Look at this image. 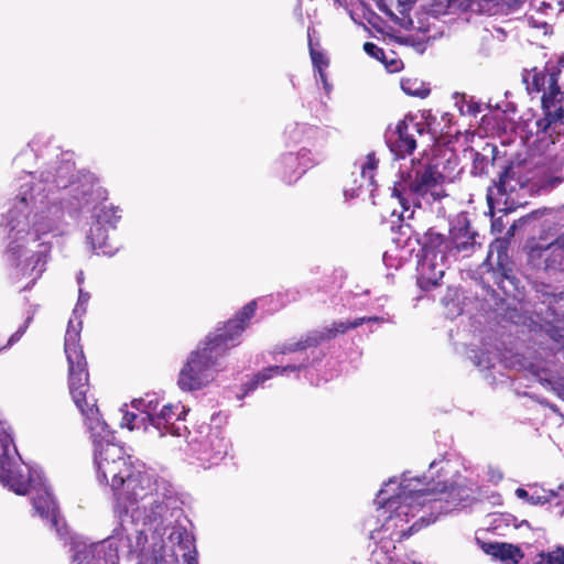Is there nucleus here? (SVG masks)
<instances>
[{
	"mask_svg": "<svg viewBox=\"0 0 564 564\" xmlns=\"http://www.w3.org/2000/svg\"><path fill=\"white\" fill-rule=\"evenodd\" d=\"M74 163L68 160L52 171H44L36 178L26 173L20 178L19 192L12 206L3 217L2 226L8 230L7 261L11 278L19 281L29 278L30 288L45 270L51 246L45 237L58 229L63 218V206L79 209L87 205L93 193V176L70 181Z\"/></svg>",
	"mask_w": 564,
	"mask_h": 564,
	"instance_id": "f257e3e1",
	"label": "nucleus"
},
{
	"mask_svg": "<svg viewBox=\"0 0 564 564\" xmlns=\"http://www.w3.org/2000/svg\"><path fill=\"white\" fill-rule=\"evenodd\" d=\"M77 408L94 443L97 480L109 486L116 497V535L134 532V528L182 521L184 501L176 488L111 442L112 433L101 419L94 395Z\"/></svg>",
	"mask_w": 564,
	"mask_h": 564,
	"instance_id": "f03ea898",
	"label": "nucleus"
},
{
	"mask_svg": "<svg viewBox=\"0 0 564 564\" xmlns=\"http://www.w3.org/2000/svg\"><path fill=\"white\" fill-rule=\"evenodd\" d=\"M433 470L441 478L453 473L454 466L448 460H434L429 470L431 481L426 480L427 476L410 478L404 473L400 479L390 478L378 492L375 502L379 506L378 520L381 523L370 532L373 544L371 560L375 563L419 564L410 555L397 554V543L470 498L475 482L458 473L452 476L449 484L445 478L435 482Z\"/></svg>",
	"mask_w": 564,
	"mask_h": 564,
	"instance_id": "7ed1b4c3",
	"label": "nucleus"
},
{
	"mask_svg": "<svg viewBox=\"0 0 564 564\" xmlns=\"http://www.w3.org/2000/svg\"><path fill=\"white\" fill-rule=\"evenodd\" d=\"M564 67V55L551 58L544 68L525 73L523 82L530 93L543 91L542 108L544 116L534 122L535 137L532 145L542 158L534 161L511 163L499 175V180L489 187L487 200L490 209L509 213L519 202L518 191L525 187L549 188L558 183L550 176L549 162L553 158L556 143L564 138V93L557 85V77Z\"/></svg>",
	"mask_w": 564,
	"mask_h": 564,
	"instance_id": "20e7f679",
	"label": "nucleus"
},
{
	"mask_svg": "<svg viewBox=\"0 0 564 564\" xmlns=\"http://www.w3.org/2000/svg\"><path fill=\"white\" fill-rule=\"evenodd\" d=\"M9 430L10 426L0 420V484L20 496L33 491L32 502L35 512L46 520L58 535H63L57 505L42 471L21 459Z\"/></svg>",
	"mask_w": 564,
	"mask_h": 564,
	"instance_id": "39448f33",
	"label": "nucleus"
},
{
	"mask_svg": "<svg viewBox=\"0 0 564 564\" xmlns=\"http://www.w3.org/2000/svg\"><path fill=\"white\" fill-rule=\"evenodd\" d=\"M188 524L185 516L182 521L135 528L134 532L127 533L130 553L137 555L138 564H198Z\"/></svg>",
	"mask_w": 564,
	"mask_h": 564,
	"instance_id": "423d86ee",
	"label": "nucleus"
},
{
	"mask_svg": "<svg viewBox=\"0 0 564 564\" xmlns=\"http://www.w3.org/2000/svg\"><path fill=\"white\" fill-rule=\"evenodd\" d=\"M256 305L254 301L245 305L236 318L228 321L224 329H218L216 334L209 335L196 350L188 355L177 379V386L182 391H198L215 380L218 359L238 344L247 322L256 312Z\"/></svg>",
	"mask_w": 564,
	"mask_h": 564,
	"instance_id": "0eeeda50",
	"label": "nucleus"
},
{
	"mask_svg": "<svg viewBox=\"0 0 564 564\" xmlns=\"http://www.w3.org/2000/svg\"><path fill=\"white\" fill-rule=\"evenodd\" d=\"M455 175L440 171L438 164L431 165L422 160H411L400 166L392 187V198L402 207L399 217L403 220L414 215L415 208L429 209L434 203H440L447 194L444 189L446 182Z\"/></svg>",
	"mask_w": 564,
	"mask_h": 564,
	"instance_id": "6e6552de",
	"label": "nucleus"
},
{
	"mask_svg": "<svg viewBox=\"0 0 564 564\" xmlns=\"http://www.w3.org/2000/svg\"><path fill=\"white\" fill-rule=\"evenodd\" d=\"M476 243V232L469 229L466 219L458 220L447 239L433 229L422 239V256L417 264V284L423 290L436 286L448 267V258L457 252H468Z\"/></svg>",
	"mask_w": 564,
	"mask_h": 564,
	"instance_id": "1a4fd4ad",
	"label": "nucleus"
},
{
	"mask_svg": "<svg viewBox=\"0 0 564 564\" xmlns=\"http://www.w3.org/2000/svg\"><path fill=\"white\" fill-rule=\"evenodd\" d=\"M90 294L79 289L78 301L73 310V315L68 321L64 351L68 362V387L69 393L76 404L82 406V402L89 400V375L87 361L80 345V332L83 328L82 317L87 311Z\"/></svg>",
	"mask_w": 564,
	"mask_h": 564,
	"instance_id": "9d476101",
	"label": "nucleus"
},
{
	"mask_svg": "<svg viewBox=\"0 0 564 564\" xmlns=\"http://www.w3.org/2000/svg\"><path fill=\"white\" fill-rule=\"evenodd\" d=\"M134 412H127L121 421L122 426L129 430L143 427L149 431L150 427L158 432L159 436L166 434L181 436L186 427L182 424L185 417L186 409L180 404L164 403L154 393H147L140 399L132 401Z\"/></svg>",
	"mask_w": 564,
	"mask_h": 564,
	"instance_id": "9b49d317",
	"label": "nucleus"
},
{
	"mask_svg": "<svg viewBox=\"0 0 564 564\" xmlns=\"http://www.w3.org/2000/svg\"><path fill=\"white\" fill-rule=\"evenodd\" d=\"M94 218L95 224L87 235V243L97 254H115V250L108 246L105 226L116 227L121 218L120 210L113 206L101 205L95 208Z\"/></svg>",
	"mask_w": 564,
	"mask_h": 564,
	"instance_id": "f8f14e48",
	"label": "nucleus"
},
{
	"mask_svg": "<svg viewBox=\"0 0 564 564\" xmlns=\"http://www.w3.org/2000/svg\"><path fill=\"white\" fill-rule=\"evenodd\" d=\"M415 133H421L419 123L411 120H400L386 131V143L397 159H403L416 148Z\"/></svg>",
	"mask_w": 564,
	"mask_h": 564,
	"instance_id": "ddd939ff",
	"label": "nucleus"
},
{
	"mask_svg": "<svg viewBox=\"0 0 564 564\" xmlns=\"http://www.w3.org/2000/svg\"><path fill=\"white\" fill-rule=\"evenodd\" d=\"M189 444L197 459L204 465L208 464V466L219 464L227 456L230 448V442L219 430H212L202 440H192Z\"/></svg>",
	"mask_w": 564,
	"mask_h": 564,
	"instance_id": "4468645a",
	"label": "nucleus"
},
{
	"mask_svg": "<svg viewBox=\"0 0 564 564\" xmlns=\"http://www.w3.org/2000/svg\"><path fill=\"white\" fill-rule=\"evenodd\" d=\"M378 317H361L356 318L350 323L335 322L330 327H325L323 330H315L306 335L304 339L285 344L279 354L285 355L289 352H295L306 349L307 347L315 346L323 340L332 339L338 334H344L349 328H356L366 322H378Z\"/></svg>",
	"mask_w": 564,
	"mask_h": 564,
	"instance_id": "2eb2a0df",
	"label": "nucleus"
},
{
	"mask_svg": "<svg viewBox=\"0 0 564 564\" xmlns=\"http://www.w3.org/2000/svg\"><path fill=\"white\" fill-rule=\"evenodd\" d=\"M324 159V152L319 149L313 151L303 147L297 153H286L281 159L283 178L292 183L301 177L308 169L318 164Z\"/></svg>",
	"mask_w": 564,
	"mask_h": 564,
	"instance_id": "dca6fc26",
	"label": "nucleus"
},
{
	"mask_svg": "<svg viewBox=\"0 0 564 564\" xmlns=\"http://www.w3.org/2000/svg\"><path fill=\"white\" fill-rule=\"evenodd\" d=\"M529 257L532 261L543 259L545 270L564 271V231L552 242L531 247Z\"/></svg>",
	"mask_w": 564,
	"mask_h": 564,
	"instance_id": "f3484780",
	"label": "nucleus"
},
{
	"mask_svg": "<svg viewBox=\"0 0 564 564\" xmlns=\"http://www.w3.org/2000/svg\"><path fill=\"white\" fill-rule=\"evenodd\" d=\"M285 138L292 143L306 142L315 149L323 151V131L306 123H292L284 130Z\"/></svg>",
	"mask_w": 564,
	"mask_h": 564,
	"instance_id": "a211bd4d",
	"label": "nucleus"
},
{
	"mask_svg": "<svg viewBox=\"0 0 564 564\" xmlns=\"http://www.w3.org/2000/svg\"><path fill=\"white\" fill-rule=\"evenodd\" d=\"M127 540V534L123 533L121 536L113 534L106 541L95 543L94 557L91 564H118L119 555L118 547L115 545L113 540Z\"/></svg>",
	"mask_w": 564,
	"mask_h": 564,
	"instance_id": "6ab92c4d",
	"label": "nucleus"
},
{
	"mask_svg": "<svg viewBox=\"0 0 564 564\" xmlns=\"http://www.w3.org/2000/svg\"><path fill=\"white\" fill-rule=\"evenodd\" d=\"M484 550L503 564H518L524 557L522 550L510 543H489Z\"/></svg>",
	"mask_w": 564,
	"mask_h": 564,
	"instance_id": "aec40b11",
	"label": "nucleus"
},
{
	"mask_svg": "<svg viewBox=\"0 0 564 564\" xmlns=\"http://www.w3.org/2000/svg\"><path fill=\"white\" fill-rule=\"evenodd\" d=\"M307 364V357L301 359L299 364H286L285 366H271L254 376L249 383L248 391L253 390L258 384L263 383L265 380L274 376H284L289 372H295L304 368Z\"/></svg>",
	"mask_w": 564,
	"mask_h": 564,
	"instance_id": "412c9836",
	"label": "nucleus"
},
{
	"mask_svg": "<svg viewBox=\"0 0 564 564\" xmlns=\"http://www.w3.org/2000/svg\"><path fill=\"white\" fill-rule=\"evenodd\" d=\"M95 543H88L82 538L72 539L70 564H91Z\"/></svg>",
	"mask_w": 564,
	"mask_h": 564,
	"instance_id": "4be33fe9",
	"label": "nucleus"
},
{
	"mask_svg": "<svg viewBox=\"0 0 564 564\" xmlns=\"http://www.w3.org/2000/svg\"><path fill=\"white\" fill-rule=\"evenodd\" d=\"M516 496L520 499L527 500L530 505L538 506L549 502L552 498L556 497V492L553 490H545L543 488H535L531 492L523 488L516 490Z\"/></svg>",
	"mask_w": 564,
	"mask_h": 564,
	"instance_id": "5701e85b",
	"label": "nucleus"
},
{
	"mask_svg": "<svg viewBox=\"0 0 564 564\" xmlns=\"http://www.w3.org/2000/svg\"><path fill=\"white\" fill-rule=\"evenodd\" d=\"M378 163L379 161L373 153H369L362 160L356 163V166L359 169L362 178V183L359 185L360 187L364 186V183H367L368 186L373 184L375 171L378 167Z\"/></svg>",
	"mask_w": 564,
	"mask_h": 564,
	"instance_id": "b1692460",
	"label": "nucleus"
},
{
	"mask_svg": "<svg viewBox=\"0 0 564 564\" xmlns=\"http://www.w3.org/2000/svg\"><path fill=\"white\" fill-rule=\"evenodd\" d=\"M453 99L460 115L477 116L481 112L482 106L465 94L455 93Z\"/></svg>",
	"mask_w": 564,
	"mask_h": 564,
	"instance_id": "393cba45",
	"label": "nucleus"
},
{
	"mask_svg": "<svg viewBox=\"0 0 564 564\" xmlns=\"http://www.w3.org/2000/svg\"><path fill=\"white\" fill-rule=\"evenodd\" d=\"M402 90L413 97L425 98L430 94L429 86L417 78H404L401 80Z\"/></svg>",
	"mask_w": 564,
	"mask_h": 564,
	"instance_id": "a878e982",
	"label": "nucleus"
},
{
	"mask_svg": "<svg viewBox=\"0 0 564 564\" xmlns=\"http://www.w3.org/2000/svg\"><path fill=\"white\" fill-rule=\"evenodd\" d=\"M533 564H564V545H558L550 551H542L536 555Z\"/></svg>",
	"mask_w": 564,
	"mask_h": 564,
	"instance_id": "bb28decb",
	"label": "nucleus"
},
{
	"mask_svg": "<svg viewBox=\"0 0 564 564\" xmlns=\"http://www.w3.org/2000/svg\"><path fill=\"white\" fill-rule=\"evenodd\" d=\"M527 0H496V12L511 13L519 10Z\"/></svg>",
	"mask_w": 564,
	"mask_h": 564,
	"instance_id": "cd10ccee",
	"label": "nucleus"
},
{
	"mask_svg": "<svg viewBox=\"0 0 564 564\" xmlns=\"http://www.w3.org/2000/svg\"><path fill=\"white\" fill-rule=\"evenodd\" d=\"M310 54L315 70L325 69L328 66V58L324 53L314 50L312 42H310Z\"/></svg>",
	"mask_w": 564,
	"mask_h": 564,
	"instance_id": "c85d7f7f",
	"label": "nucleus"
},
{
	"mask_svg": "<svg viewBox=\"0 0 564 564\" xmlns=\"http://www.w3.org/2000/svg\"><path fill=\"white\" fill-rule=\"evenodd\" d=\"M31 321H32V316H29V317L25 319L24 324H23L22 326H20V327H19V329L10 336V338L8 339L7 345H6V346H3V347H2V348H0V349H1V350H3V349H8V348H10L11 346H13L15 343H18V341L21 339V337L23 336V334L25 333V330H26V328L29 327V325H30Z\"/></svg>",
	"mask_w": 564,
	"mask_h": 564,
	"instance_id": "c756f323",
	"label": "nucleus"
},
{
	"mask_svg": "<svg viewBox=\"0 0 564 564\" xmlns=\"http://www.w3.org/2000/svg\"><path fill=\"white\" fill-rule=\"evenodd\" d=\"M364 50L365 52L372 56L373 58L376 59H383L384 58V52L381 47H379L378 45H376L375 43H371V42H366L364 44Z\"/></svg>",
	"mask_w": 564,
	"mask_h": 564,
	"instance_id": "7c9ffc66",
	"label": "nucleus"
},
{
	"mask_svg": "<svg viewBox=\"0 0 564 564\" xmlns=\"http://www.w3.org/2000/svg\"><path fill=\"white\" fill-rule=\"evenodd\" d=\"M485 165H487L486 159L484 156L481 159H479V154L477 153L476 158L474 160L473 173L474 174H482Z\"/></svg>",
	"mask_w": 564,
	"mask_h": 564,
	"instance_id": "2f4dec72",
	"label": "nucleus"
},
{
	"mask_svg": "<svg viewBox=\"0 0 564 564\" xmlns=\"http://www.w3.org/2000/svg\"><path fill=\"white\" fill-rule=\"evenodd\" d=\"M384 64H386V67L387 69L390 72V73H394V72H398L400 70L401 66H402V62L400 59H391L390 62H387L386 61V57L383 59H381Z\"/></svg>",
	"mask_w": 564,
	"mask_h": 564,
	"instance_id": "473e14b6",
	"label": "nucleus"
},
{
	"mask_svg": "<svg viewBox=\"0 0 564 564\" xmlns=\"http://www.w3.org/2000/svg\"><path fill=\"white\" fill-rule=\"evenodd\" d=\"M502 479V474L500 470L494 467H488V480L492 482H498Z\"/></svg>",
	"mask_w": 564,
	"mask_h": 564,
	"instance_id": "72a5a7b5",
	"label": "nucleus"
},
{
	"mask_svg": "<svg viewBox=\"0 0 564 564\" xmlns=\"http://www.w3.org/2000/svg\"><path fill=\"white\" fill-rule=\"evenodd\" d=\"M324 70L325 69H319V70H316V73L318 74L319 80L322 82L324 89L328 94L330 91V85L327 82L326 74Z\"/></svg>",
	"mask_w": 564,
	"mask_h": 564,
	"instance_id": "f704fd0d",
	"label": "nucleus"
},
{
	"mask_svg": "<svg viewBox=\"0 0 564 564\" xmlns=\"http://www.w3.org/2000/svg\"><path fill=\"white\" fill-rule=\"evenodd\" d=\"M554 391L556 392L557 397L564 401V384L556 386Z\"/></svg>",
	"mask_w": 564,
	"mask_h": 564,
	"instance_id": "c9c22d12",
	"label": "nucleus"
},
{
	"mask_svg": "<svg viewBox=\"0 0 564 564\" xmlns=\"http://www.w3.org/2000/svg\"><path fill=\"white\" fill-rule=\"evenodd\" d=\"M447 163H448L449 165H452V164H453V165H454V167H456V166H457V160H456V158H455L454 155H452L449 159H447Z\"/></svg>",
	"mask_w": 564,
	"mask_h": 564,
	"instance_id": "e433bc0d",
	"label": "nucleus"
},
{
	"mask_svg": "<svg viewBox=\"0 0 564 564\" xmlns=\"http://www.w3.org/2000/svg\"><path fill=\"white\" fill-rule=\"evenodd\" d=\"M556 507L560 509L558 513L562 516L564 513V502H557Z\"/></svg>",
	"mask_w": 564,
	"mask_h": 564,
	"instance_id": "4c0bfd02",
	"label": "nucleus"
},
{
	"mask_svg": "<svg viewBox=\"0 0 564 564\" xmlns=\"http://www.w3.org/2000/svg\"><path fill=\"white\" fill-rule=\"evenodd\" d=\"M83 279H84V278H83V273L80 272V273H79V275H78V278H77V281H78V283H79V284L83 282Z\"/></svg>",
	"mask_w": 564,
	"mask_h": 564,
	"instance_id": "58836bf2",
	"label": "nucleus"
},
{
	"mask_svg": "<svg viewBox=\"0 0 564 564\" xmlns=\"http://www.w3.org/2000/svg\"><path fill=\"white\" fill-rule=\"evenodd\" d=\"M547 405L552 409V411L557 412V408L555 405H550V404H547Z\"/></svg>",
	"mask_w": 564,
	"mask_h": 564,
	"instance_id": "ea45409f",
	"label": "nucleus"
}]
</instances>
